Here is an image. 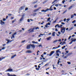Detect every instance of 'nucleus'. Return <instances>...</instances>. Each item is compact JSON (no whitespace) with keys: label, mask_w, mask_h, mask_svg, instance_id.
Here are the masks:
<instances>
[{"label":"nucleus","mask_w":76,"mask_h":76,"mask_svg":"<svg viewBox=\"0 0 76 76\" xmlns=\"http://www.w3.org/2000/svg\"><path fill=\"white\" fill-rule=\"evenodd\" d=\"M57 26H58V28H63V29H61V32L62 33V34H64V32H65V30L66 29V28H63L62 27H61V26H59V24H57V25H56V26H55V28H56V27H57Z\"/></svg>","instance_id":"obj_1"},{"label":"nucleus","mask_w":76,"mask_h":76,"mask_svg":"<svg viewBox=\"0 0 76 76\" xmlns=\"http://www.w3.org/2000/svg\"><path fill=\"white\" fill-rule=\"evenodd\" d=\"M34 29H35V28H34L32 29H30L28 30V31H30V32H29V33L34 32Z\"/></svg>","instance_id":"obj_2"},{"label":"nucleus","mask_w":76,"mask_h":76,"mask_svg":"<svg viewBox=\"0 0 76 76\" xmlns=\"http://www.w3.org/2000/svg\"><path fill=\"white\" fill-rule=\"evenodd\" d=\"M54 51H52L50 53V54H47V55L48 56V55H49V56H52L53 54H54Z\"/></svg>","instance_id":"obj_3"},{"label":"nucleus","mask_w":76,"mask_h":76,"mask_svg":"<svg viewBox=\"0 0 76 76\" xmlns=\"http://www.w3.org/2000/svg\"><path fill=\"white\" fill-rule=\"evenodd\" d=\"M5 72H13V69L11 68H9L6 70Z\"/></svg>","instance_id":"obj_4"},{"label":"nucleus","mask_w":76,"mask_h":76,"mask_svg":"<svg viewBox=\"0 0 76 76\" xmlns=\"http://www.w3.org/2000/svg\"><path fill=\"white\" fill-rule=\"evenodd\" d=\"M54 4H54L53 5H52L51 6L50 9H48L49 10H50V11H52V10H53V7H52V6H53L54 5Z\"/></svg>","instance_id":"obj_5"},{"label":"nucleus","mask_w":76,"mask_h":76,"mask_svg":"<svg viewBox=\"0 0 76 76\" xmlns=\"http://www.w3.org/2000/svg\"><path fill=\"white\" fill-rule=\"evenodd\" d=\"M49 10V9L48 8H47L46 10H41V12H47V11H48Z\"/></svg>","instance_id":"obj_6"},{"label":"nucleus","mask_w":76,"mask_h":76,"mask_svg":"<svg viewBox=\"0 0 76 76\" xmlns=\"http://www.w3.org/2000/svg\"><path fill=\"white\" fill-rule=\"evenodd\" d=\"M24 7H25L24 6H22L21 7H20L19 8V10H23V9H24Z\"/></svg>","instance_id":"obj_7"},{"label":"nucleus","mask_w":76,"mask_h":76,"mask_svg":"<svg viewBox=\"0 0 76 76\" xmlns=\"http://www.w3.org/2000/svg\"><path fill=\"white\" fill-rule=\"evenodd\" d=\"M41 8V7H39L38 9L35 10H34V12H37V11H38V10H39Z\"/></svg>","instance_id":"obj_8"},{"label":"nucleus","mask_w":76,"mask_h":76,"mask_svg":"<svg viewBox=\"0 0 76 76\" xmlns=\"http://www.w3.org/2000/svg\"><path fill=\"white\" fill-rule=\"evenodd\" d=\"M17 33H16V32H15L12 35V37L13 38H15V35H16Z\"/></svg>","instance_id":"obj_9"},{"label":"nucleus","mask_w":76,"mask_h":76,"mask_svg":"<svg viewBox=\"0 0 76 76\" xmlns=\"http://www.w3.org/2000/svg\"><path fill=\"white\" fill-rule=\"evenodd\" d=\"M30 45L31 46L32 48H35V46L34 45V44Z\"/></svg>","instance_id":"obj_10"},{"label":"nucleus","mask_w":76,"mask_h":76,"mask_svg":"<svg viewBox=\"0 0 76 76\" xmlns=\"http://www.w3.org/2000/svg\"><path fill=\"white\" fill-rule=\"evenodd\" d=\"M31 48V45H28L27 46L26 48L27 49H30Z\"/></svg>","instance_id":"obj_11"},{"label":"nucleus","mask_w":76,"mask_h":76,"mask_svg":"<svg viewBox=\"0 0 76 76\" xmlns=\"http://www.w3.org/2000/svg\"><path fill=\"white\" fill-rule=\"evenodd\" d=\"M26 53H32V51L31 50H28L26 52Z\"/></svg>","instance_id":"obj_12"},{"label":"nucleus","mask_w":76,"mask_h":76,"mask_svg":"<svg viewBox=\"0 0 76 76\" xmlns=\"http://www.w3.org/2000/svg\"><path fill=\"white\" fill-rule=\"evenodd\" d=\"M0 23H1V25H3V24H4V22H3V21L2 20H0Z\"/></svg>","instance_id":"obj_13"},{"label":"nucleus","mask_w":76,"mask_h":76,"mask_svg":"<svg viewBox=\"0 0 76 76\" xmlns=\"http://www.w3.org/2000/svg\"><path fill=\"white\" fill-rule=\"evenodd\" d=\"M5 57H6L5 56L4 57H2V58H0V61H1L3 59H4Z\"/></svg>","instance_id":"obj_14"},{"label":"nucleus","mask_w":76,"mask_h":76,"mask_svg":"<svg viewBox=\"0 0 76 76\" xmlns=\"http://www.w3.org/2000/svg\"><path fill=\"white\" fill-rule=\"evenodd\" d=\"M16 56V54H15V55L12 56L11 57V59H12V58H14Z\"/></svg>","instance_id":"obj_15"},{"label":"nucleus","mask_w":76,"mask_h":76,"mask_svg":"<svg viewBox=\"0 0 76 76\" xmlns=\"http://www.w3.org/2000/svg\"><path fill=\"white\" fill-rule=\"evenodd\" d=\"M71 40L72 42H75L76 41V39H73L72 38L71 39Z\"/></svg>","instance_id":"obj_16"},{"label":"nucleus","mask_w":76,"mask_h":76,"mask_svg":"<svg viewBox=\"0 0 76 76\" xmlns=\"http://www.w3.org/2000/svg\"><path fill=\"white\" fill-rule=\"evenodd\" d=\"M55 33H56V32H53L52 33V36H53V37H54L55 36Z\"/></svg>","instance_id":"obj_17"},{"label":"nucleus","mask_w":76,"mask_h":76,"mask_svg":"<svg viewBox=\"0 0 76 76\" xmlns=\"http://www.w3.org/2000/svg\"><path fill=\"white\" fill-rule=\"evenodd\" d=\"M6 40V41H7V42H10V40L8 39H7Z\"/></svg>","instance_id":"obj_18"},{"label":"nucleus","mask_w":76,"mask_h":76,"mask_svg":"<svg viewBox=\"0 0 76 76\" xmlns=\"http://www.w3.org/2000/svg\"><path fill=\"white\" fill-rule=\"evenodd\" d=\"M23 20V17H22L21 18H20V21H22Z\"/></svg>","instance_id":"obj_19"},{"label":"nucleus","mask_w":76,"mask_h":76,"mask_svg":"<svg viewBox=\"0 0 76 76\" xmlns=\"http://www.w3.org/2000/svg\"><path fill=\"white\" fill-rule=\"evenodd\" d=\"M16 19H15L14 20H13L12 21V23H14L15 22V21H16Z\"/></svg>","instance_id":"obj_20"},{"label":"nucleus","mask_w":76,"mask_h":76,"mask_svg":"<svg viewBox=\"0 0 76 76\" xmlns=\"http://www.w3.org/2000/svg\"><path fill=\"white\" fill-rule=\"evenodd\" d=\"M51 38V37H49L48 38H47V40H50Z\"/></svg>","instance_id":"obj_21"},{"label":"nucleus","mask_w":76,"mask_h":76,"mask_svg":"<svg viewBox=\"0 0 76 76\" xmlns=\"http://www.w3.org/2000/svg\"><path fill=\"white\" fill-rule=\"evenodd\" d=\"M56 1H57V0H54L52 3V4H54V3L56 2Z\"/></svg>","instance_id":"obj_22"},{"label":"nucleus","mask_w":76,"mask_h":76,"mask_svg":"<svg viewBox=\"0 0 76 76\" xmlns=\"http://www.w3.org/2000/svg\"><path fill=\"white\" fill-rule=\"evenodd\" d=\"M73 29V27H72L71 28H70L69 29V31H71V30H72V29Z\"/></svg>","instance_id":"obj_23"},{"label":"nucleus","mask_w":76,"mask_h":76,"mask_svg":"<svg viewBox=\"0 0 76 76\" xmlns=\"http://www.w3.org/2000/svg\"><path fill=\"white\" fill-rule=\"evenodd\" d=\"M72 7H73V6H71L69 7L68 8L69 10H70V9H71Z\"/></svg>","instance_id":"obj_24"},{"label":"nucleus","mask_w":76,"mask_h":76,"mask_svg":"<svg viewBox=\"0 0 76 76\" xmlns=\"http://www.w3.org/2000/svg\"><path fill=\"white\" fill-rule=\"evenodd\" d=\"M61 62L59 60H58V62L57 63V64H58H58H59V63H61Z\"/></svg>","instance_id":"obj_25"},{"label":"nucleus","mask_w":76,"mask_h":76,"mask_svg":"<svg viewBox=\"0 0 76 76\" xmlns=\"http://www.w3.org/2000/svg\"><path fill=\"white\" fill-rule=\"evenodd\" d=\"M58 18H57L56 19V20H55V21H53V23H56V22L57 21V19Z\"/></svg>","instance_id":"obj_26"},{"label":"nucleus","mask_w":76,"mask_h":76,"mask_svg":"<svg viewBox=\"0 0 76 76\" xmlns=\"http://www.w3.org/2000/svg\"><path fill=\"white\" fill-rule=\"evenodd\" d=\"M60 50V49H58V50H57L56 51V53H59V51Z\"/></svg>","instance_id":"obj_27"},{"label":"nucleus","mask_w":76,"mask_h":76,"mask_svg":"<svg viewBox=\"0 0 76 76\" xmlns=\"http://www.w3.org/2000/svg\"><path fill=\"white\" fill-rule=\"evenodd\" d=\"M53 69H56V67H54V64L53 65Z\"/></svg>","instance_id":"obj_28"},{"label":"nucleus","mask_w":76,"mask_h":76,"mask_svg":"<svg viewBox=\"0 0 76 76\" xmlns=\"http://www.w3.org/2000/svg\"><path fill=\"white\" fill-rule=\"evenodd\" d=\"M71 53H69L68 54H67V57L68 56H70V55H71Z\"/></svg>","instance_id":"obj_29"},{"label":"nucleus","mask_w":76,"mask_h":76,"mask_svg":"<svg viewBox=\"0 0 76 76\" xmlns=\"http://www.w3.org/2000/svg\"><path fill=\"white\" fill-rule=\"evenodd\" d=\"M51 19V18H49L48 19V21L47 22H48L49 20H50V19Z\"/></svg>","instance_id":"obj_30"},{"label":"nucleus","mask_w":76,"mask_h":76,"mask_svg":"<svg viewBox=\"0 0 76 76\" xmlns=\"http://www.w3.org/2000/svg\"><path fill=\"white\" fill-rule=\"evenodd\" d=\"M73 17H74V15H71V19H72V18H73Z\"/></svg>","instance_id":"obj_31"},{"label":"nucleus","mask_w":76,"mask_h":76,"mask_svg":"<svg viewBox=\"0 0 76 76\" xmlns=\"http://www.w3.org/2000/svg\"><path fill=\"white\" fill-rule=\"evenodd\" d=\"M67 63L68 64H71V62H67Z\"/></svg>","instance_id":"obj_32"},{"label":"nucleus","mask_w":76,"mask_h":76,"mask_svg":"<svg viewBox=\"0 0 76 76\" xmlns=\"http://www.w3.org/2000/svg\"><path fill=\"white\" fill-rule=\"evenodd\" d=\"M38 5H35L34 6V8H36V7H37Z\"/></svg>","instance_id":"obj_33"},{"label":"nucleus","mask_w":76,"mask_h":76,"mask_svg":"<svg viewBox=\"0 0 76 76\" xmlns=\"http://www.w3.org/2000/svg\"><path fill=\"white\" fill-rule=\"evenodd\" d=\"M48 17H49L50 16V17H51V14H49L48 15Z\"/></svg>","instance_id":"obj_34"},{"label":"nucleus","mask_w":76,"mask_h":76,"mask_svg":"<svg viewBox=\"0 0 76 76\" xmlns=\"http://www.w3.org/2000/svg\"><path fill=\"white\" fill-rule=\"evenodd\" d=\"M64 44H66V42H64L63 44H61V45H63Z\"/></svg>","instance_id":"obj_35"},{"label":"nucleus","mask_w":76,"mask_h":76,"mask_svg":"<svg viewBox=\"0 0 76 76\" xmlns=\"http://www.w3.org/2000/svg\"><path fill=\"white\" fill-rule=\"evenodd\" d=\"M55 6H56V7H58V4H56L55 5Z\"/></svg>","instance_id":"obj_36"},{"label":"nucleus","mask_w":76,"mask_h":76,"mask_svg":"<svg viewBox=\"0 0 76 76\" xmlns=\"http://www.w3.org/2000/svg\"><path fill=\"white\" fill-rule=\"evenodd\" d=\"M65 0H64L63 1H62V3L63 4H64V2H65Z\"/></svg>","instance_id":"obj_37"},{"label":"nucleus","mask_w":76,"mask_h":76,"mask_svg":"<svg viewBox=\"0 0 76 76\" xmlns=\"http://www.w3.org/2000/svg\"><path fill=\"white\" fill-rule=\"evenodd\" d=\"M57 41H58V40H55L53 41V42H57Z\"/></svg>","instance_id":"obj_38"},{"label":"nucleus","mask_w":76,"mask_h":76,"mask_svg":"<svg viewBox=\"0 0 76 76\" xmlns=\"http://www.w3.org/2000/svg\"><path fill=\"white\" fill-rule=\"evenodd\" d=\"M65 47H66V46H64L62 48V49H64V48H65Z\"/></svg>","instance_id":"obj_39"},{"label":"nucleus","mask_w":76,"mask_h":76,"mask_svg":"<svg viewBox=\"0 0 76 76\" xmlns=\"http://www.w3.org/2000/svg\"><path fill=\"white\" fill-rule=\"evenodd\" d=\"M71 37H72V36H70L69 37V38H68V39H69V40L70 39V38H71Z\"/></svg>","instance_id":"obj_40"},{"label":"nucleus","mask_w":76,"mask_h":76,"mask_svg":"<svg viewBox=\"0 0 76 76\" xmlns=\"http://www.w3.org/2000/svg\"><path fill=\"white\" fill-rule=\"evenodd\" d=\"M22 17H23V18L24 16H25V14H23V15H22Z\"/></svg>","instance_id":"obj_41"},{"label":"nucleus","mask_w":76,"mask_h":76,"mask_svg":"<svg viewBox=\"0 0 76 76\" xmlns=\"http://www.w3.org/2000/svg\"><path fill=\"white\" fill-rule=\"evenodd\" d=\"M12 15L11 14H8V15L9 16H12Z\"/></svg>","instance_id":"obj_42"},{"label":"nucleus","mask_w":76,"mask_h":76,"mask_svg":"<svg viewBox=\"0 0 76 76\" xmlns=\"http://www.w3.org/2000/svg\"><path fill=\"white\" fill-rule=\"evenodd\" d=\"M14 19V17H11V20H12V19Z\"/></svg>","instance_id":"obj_43"},{"label":"nucleus","mask_w":76,"mask_h":76,"mask_svg":"<svg viewBox=\"0 0 76 76\" xmlns=\"http://www.w3.org/2000/svg\"><path fill=\"white\" fill-rule=\"evenodd\" d=\"M32 43L33 44H35V42L34 41H32Z\"/></svg>","instance_id":"obj_44"},{"label":"nucleus","mask_w":76,"mask_h":76,"mask_svg":"<svg viewBox=\"0 0 76 76\" xmlns=\"http://www.w3.org/2000/svg\"><path fill=\"white\" fill-rule=\"evenodd\" d=\"M48 26V24H46V25H45V26L46 27V28H48V26Z\"/></svg>","instance_id":"obj_45"},{"label":"nucleus","mask_w":76,"mask_h":76,"mask_svg":"<svg viewBox=\"0 0 76 76\" xmlns=\"http://www.w3.org/2000/svg\"><path fill=\"white\" fill-rule=\"evenodd\" d=\"M3 21H5V20H6V18H3Z\"/></svg>","instance_id":"obj_46"},{"label":"nucleus","mask_w":76,"mask_h":76,"mask_svg":"<svg viewBox=\"0 0 76 76\" xmlns=\"http://www.w3.org/2000/svg\"><path fill=\"white\" fill-rule=\"evenodd\" d=\"M27 22H30V20H29V19H28L27 20Z\"/></svg>","instance_id":"obj_47"},{"label":"nucleus","mask_w":76,"mask_h":76,"mask_svg":"<svg viewBox=\"0 0 76 76\" xmlns=\"http://www.w3.org/2000/svg\"><path fill=\"white\" fill-rule=\"evenodd\" d=\"M56 48H57V47L56 48V47H54L53 48V49H56Z\"/></svg>","instance_id":"obj_48"},{"label":"nucleus","mask_w":76,"mask_h":76,"mask_svg":"<svg viewBox=\"0 0 76 76\" xmlns=\"http://www.w3.org/2000/svg\"><path fill=\"white\" fill-rule=\"evenodd\" d=\"M37 29H39V27H36L35 28L36 30H37Z\"/></svg>","instance_id":"obj_49"},{"label":"nucleus","mask_w":76,"mask_h":76,"mask_svg":"<svg viewBox=\"0 0 76 76\" xmlns=\"http://www.w3.org/2000/svg\"><path fill=\"white\" fill-rule=\"evenodd\" d=\"M36 70H39V68H36Z\"/></svg>","instance_id":"obj_50"},{"label":"nucleus","mask_w":76,"mask_h":76,"mask_svg":"<svg viewBox=\"0 0 76 76\" xmlns=\"http://www.w3.org/2000/svg\"><path fill=\"white\" fill-rule=\"evenodd\" d=\"M61 24H62V25H64V24H65V23H64L62 22L61 23Z\"/></svg>","instance_id":"obj_51"},{"label":"nucleus","mask_w":76,"mask_h":76,"mask_svg":"<svg viewBox=\"0 0 76 76\" xmlns=\"http://www.w3.org/2000/svg\"><path fill=\"white\" fill-rule=\"evenodd\" d=\"M37 3V2H36V1H34V2H33V4H35V3Z\"/></svg>","instance_id":"obj_52"},{"label":"nucleus","mask_w":76,"mask_h":76,"mask_svg":"<svg viewBox=\"0 0 76 76\" xmlns=\"http://www.w3.org/2000/svg\"><path fill=\"white\" fill-rule=\"evenodd\" d=\"M61 72L62 73H64V70H62L61 71Z\"/></svg>","instance_id":"obj_53"},{"label":"nucleus","mask_w":76,"mask_h":76,"mask_svg":"<svg viewBox=\"0 0 76 76\" xmlns=\"http://www.w3.org/2000/svg\"><path fill=\"white\" fill-rule=\"evenodd\" d=\"M75 22H76V20H74L72 22V23H75Z\"/></svg>","instance_id":"obj_54"},{"label":"nucleus","mask_w":76,"mask_h":76,"mask_svg":"<svg viewBox=\"0 0 76 76\" xmlns=\"http://www.w3.org/2000/svg\"><path fill=\"white\" fill-rule=\"evenodd\" d=\"M28 9V8H26L25 10L26 11Z\"/></svg>","instance_id":"obj_55"},{"label":"nucleus","mask_w":76,"mask_h":76,"mask_svg":"<svg viewBox=\"0 0 76 76\" xmlns=\"http://www.w3.org/2000/svg\"><path fill=\"white\" fill-rule=\"evenodd\" d=\"M44 56V54H42V55H41V57H44V56Z\"/></svg>","instance_id":"obj_56"},{"label":"nucleus","mask_w":76,"mask_h":76,"mask_svg":"<svg viewBox=\"0 0 76 76\" xmlns=\"http://www.w3.org/2000/svg\"><path fill=\"white\" fill-rule=\"evenodd\" d=\"M56 56H59V54L58 53H57L56 54Z\"/></svg>","instance_id":"obj_57"},{"label":"nucleus","mask_w":76,"mask_h":76,"mask_svg":"<svg viewBox=\"0 0 76 76\" xmlns=\"http://www.w3.org/2000/svg\"><path fill=\"white\" fill-rule=\"evenodd\" d=\"M44 23V21H43L42 23H41V24L42 25Z\"/></svg>","instance_id":"obj_58"},{"label":"nucleus","mask_w":76,"mask_h":76,"mask_svg":"<svg viewBox=\"0 0 76 76\" xmlns=\"http://www.w3.org/2000/svg\"><path fill=\"white\" fill-rule=\"evenodd\" d=\"M64 58H67V56H64Z\"/></svg>","instance_id":"obj_59"},{"label":"nucleus","mask_w":76,"mask_h":76,"mask_svg":"<svg viewBox=\"0 0 76 76\" xmlns=\"http://www.w3.org/2000/svg\"><path fill=\"white\" fill-rule=\"evenodd\" d=\"M66 12H67V10H66L64 12H63V13H66Z\"/></svg>","instance_id":"obj_60"},{"label":"nucleus","mask_w":76,"mask_h":76,"mask_svg":"<svg viewBox=\"0 0 76 76\" xmlns=\"http://www.w3.org/2000/svg\"><path fill=\"white\" fill-rule=\"evenodd\" d=\"M4 49H5V48L3 47V48H2L1 50H4Z\"/></svg>","instance_id":"obj_61"},{"label":"nucleus","mask_w":76,"mask_h":76,"mask_svg":"<svg viewBox=\"0 0 76 76\" xmlns=\"http://www.w3.org/2000/svg\"><path fill=\"white\" fill-rule=\"evenodd\" d=\"M47 24H48V25H50V23H48Z\"/></svg>","instance_id":"obj_62"},{"label":"nucleus","mask_w":76,"mask_h":76,"mask_svg":"<svg viewBox=\"0 0 76 76\" xmlns=\"http://www.w3.org/2000/svg\"><path fill=\"white\" fill-rule=\"evenodd\" d=\"M66 20L67 21H69V20H70V19H69V18H67Z\"/></svg>","instance_id":"obj_63"},{"label":"nucleus","mask_w":76,"mask_h":76,"mask_svg":"<svg viewBox=\"0 0 76 76\" xmlns=\"http://www.w3.org/2000/svg\"><path fill=\"white\" fill-rule=\"evenodd\" d=\"M53 9H54V10H56V7H54L53 8Z\"/></svg>","instance_id":"obj_64"}]
</instances>
